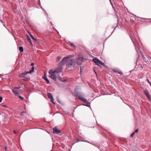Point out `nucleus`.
<instances>
[{"instance_id": "nucleus-1", "label": "nucleus", "mask_w": 151, "mask_h": 151, "mask_svg": "<svg viewBox=\"0 0 151 151\" xmlns=\"http://www.w3.org/2000/svg\"><path fill=\"white\" fill-rule=\"evenodd\" d=\"M73 56V55H69L64 57L60 62L59 64L64 65L66 63V65L67 68H74L76 64V62L74 59L70 58Z\"/></svg>"}, {"instance_id": "nucleus-2", "label": "nucleus", "mask_w": 151, "mask_h": 151, "mask_svg": "<svg viewBox=\"0 0 151 151\" xmlns=\"http://www.w3.org/2000/svg\"><path fill=\"white\" fill-rule=\"evenodd\" d=\"M93 61L95 63L99 66H100V65L103 66H104V63L102 62L101 60H99L97 58H95L93 59Z\"/></svg>"}, {"instance_id": "nucleus-3", "label": "nucleus", "mask_w": 151, "mask_h": 151, "mask_svg": "<svg viewBox=\"0 0 151 151\" xmlns=\"http://www.w3.org/2000/svg\"><path fill=\"white\" fill-rule=\"evenodd\" d=\"M28 72H25L21 73L19 76L20 78H23V79L25 80L28 81L29 79V77H26L25 76L26 75L28 74Z\"/></svg>"}, {"instance_id": "nucleus-4", "label": "nucleus", "mask_w": 151, "mask_h": 151, "mask_svg": "<svg viewBox=\"0 0 151 151\" xmlns=\"http://www.w3.org/2000/svg\"><path fill=\"white\" fill-rule=\"evenodd\" d=\"M83 57L81 56H79L76 60L77 63L78 65H80L82 63L83 60Z\"/></svg>"}, {"instance_id": "nucleus-5", "label": "nucleus", "mask_w": 151, "mask_h": 151, "mask_svg": "<svg viewBox=\"0 0 151 151\" xmlns=\"http://www.w3.org/2000/svg\"><path fill=\"white\" fill-rule=\"evenodd\" d=\"M59 65L60 66L55 70V72L56 73H61L63 70V67L62 66V65H60V64Z\"/></svg>"}, {"instance_id": "nucleus-6", "label": "nucleus", "mask_w": 151, "mask_h": 151, "mask_svg": "<svg viewBox=\"0 0 151 151\" xmlns=\"http://www.w3.org/2000/svg\"><path fill=\"white\" fill-rule=\"evenodd\" d=\"M53 134H58L61 132V131L59 129L57 126L54 127L53 129Z\"/></svg>"}, {"instance_id": "nucleus-7", "label": "nucleus", "mask_w": 151, "mask_h": 151, "mask_svg": "<svg viewBox=\"0 0 151 151\" xmlns=\"http://www.w3.org/2000/svg\"><path fill=\"white\" fill-rule=\"evenodd\" d=\"M75 93L76 97H78V98L79 99L80 98H82L83 97H84L85 96L83 93L82 92H76Z\"/></svg>"}, {"instance_id": "nucleus-8", "label": "nucleus", "mask_w": 151, "mask_h": 151, "mask_svg": "<svg viewBox=\"0 0 151 151\" xmlns=\"http://www.w3.org/2000/svg\"><path fill=\"white\" fill-rule=\"evenodd\" d=\"M143 93L147 97L148 100L150 101L151 100V96L148 93V90H146L144 91H143Z\"/></svg>"}, {"instance_id": "nucleus-9", "label": "nucleus", "mask_w": 151, "mask_h": 151, "mask_svg": "<svg viewBox=\"0 0 151 151\" xmlns=\"http://www.w3.org/2000/svg\"><path fill=\"white\" fill-rule=\"evenodd\" d=\"M17 88H18L17 87L14 88L12 89V91L17 96H18L19 95V94Z\"/></svg>"}, {"instance_id": "nucleus-10", "label": "nucleus", "mask_w": 151, "mask_h": 151, "mask_svg": "<svg viewBox=\"0 0 151 151\" xmlns=\"http://www.w3.org/2000/svg\"><path fill=\"white\" fill-rule=\"evenodd\" d=\"M49 77L54 81H55L57 80V76L55 74L49 75Z\"/></svg>"}, {"instance_id": "nucleus-11", "label": "nucleus", "mask_w": 151, "mask_h": 151, "mask_svg": "<svg viewBox=\"0 0 151 151\" xmlns=\"http://www.w3.org/2000/svg\"><path fill=\"white\" fill-rule=\"evenodd\" d=\"M42 78L46 81L47 83L49 84L50 83V82L47 78L46 75L45 73H44V76L42 77Z\"/></svg>"}, {"instance_id": "nucleus-12", "label": "nucleus", "mask_w": 151, "mask_h": 151, "mask_svg": "<svg viewBox=\"0 0 151 151\" xmlns=\"http://www.w3.org/2000/svg\"><path fill=\"white\" fill-rule=\"evenodd\" d=\"M80 100H81V101H83V102H84L86 104H87L88 103H89L88 101L86 99L84 98V97H83L82 98H80Z\"/></svg>"}, {"instance_id": "nucleus-13", "label": "nucleus", "mask_w": 151, "mask_h": 151, "mask_svg": "<svg viewBox=\"0 0 151 151\" xmlns=\"http://www.w3.org/2000/svg\"><path fill=\"white\" fill-rule=\"evenodd\" d=\"M47 95L48 98L50 99L53 98L52 95L50 93H48Z\"/></svg>"}, {"instance_id": "nucleus-14", "label": "nucleus", "mask_w": 151, "mask_h": 151, "mask_svg": "<svg viewBox=\"0 0 151 151\" xmlns=\"http://www.w3.org/2000/svg\"><path fill=\"white\" fill-rule=\"evenodd\" d=\"M21 115L26 117L27 116V114L25 112L23 111L22 112H21Z\"/></svg>"}, {"instance_id": "nucleus-15", "label": "nucleus", "mask_w": 151, "mask_h": 151, "mask_svg": "<svg viewBox=\"0 0 151 151\" xmlns=\"http://www.w3.org/2000/svg\"><path fill=\"white\" fill-rule=\"evenodd\" d=\"M55 73L56 72H55V70L53 71V70L52 69H51L50 70L49 72V73L50 74V75L54 74V73Z\"/></svg>"}, {"instance_id": "nucleus-16", "label": "nucleus", "mask_w": 151, "mask_h": 151, "mask_svg": "<svg viewBox=\"0 0 151 151\" xmlns=\"http://www.w3.org/2000/svg\"><path fill=\"white\" fill-rule=\"evenodd\" d=\"M27 40L29 42L30 44L32 45L33 44H32V43L31 41V40L30 38L29 37V36L28 35H27Z\"/></svg>"}, {"instance_id": "nucleus-17", "label": "nucleus", "mask_w": 151, "mask_h": 151, "mask_svg": "<svg viewBox=\"0 0 151 151\" xmlns=\"http://www.w3.org/2000/svg\"><path fill=\"white\" fill-rule=\"evenodd\" d=\"M57 78H58V79L60 80V81H61L62 82H64L65 81V80L62 79V78L60 76H59Z\"/></svg>"}, {"instance_id": "nucleus-18", "label": "nucleus", "mask_w": 151, "mask_h": 151, "mask_svg": "<svg viewBox=\"0 0 151 151\" xmlns=\"http://www.w3.org/2000/svg\"><path fill=\"white\" fill-rule=\"evenodd\" d=\"M77 142H78L81 141V142H88V143L89 142L87 140H80L78 139H77Z\"/></svg>"}, {"instance_id": "nucleus-19", "label": "nucleus", "mask_w": 151, "mask_h": 151, "mask_svg": "<svg viewBox=\"0 0 151 151\" xmlns=\"http://www.w3.org/2000/svg\"><path fill=\"white\" fill-rule=\"evenodd\" d=\"M19 51L21 52H23V48L22 47H19Z\"/></svg>"}, {"instance_id": "nucleus-20", "label": "nucleus", "mask_w": 151, "mask_h": 151, "mask_svg": "<svg viewBox=\"0 0 151 151\" xmlns=\"http://www.w3.org/2000/svg\"><path fill=\"white\" fill-rule=\"evenodd\" d=\"M61 58V57L60 56H58L56 58V60L57 61H59Z\"/></svg>"}, {"instance_id": "nucleus-21", "label": "nucleus", "mask_w": 151, "mask_h": 151, "mask_svg": "<svg viewBox=\"0 0 151 151\" xmlns=\"http://www.w3.org/2000/svg\"><path fill=\"white\" fill-rule=\"evenodd\" d=\"M69 43L70 44L71 46H72V47H73L75 48L76 46L73 43L71 42H70V41L69 42Z\"/></svg>"}, {"instance_id": "nucleus-22", "label": "nucleus", "mask_w": 151, "mask_h": 151, "mask_svg": "<svg viewBox=\"0 0 151 151\" xmlns=\"http://www.w3.org/2000/svg\"><path fill=\"white\" fill-rule=\"evenodd\" d=\"M30 36L31 37V38L33 40H34L35 41H36L37 40V39H36L32 35L30 34Z\"/></svg>"}, {"instance_id": "nucleus-23", "label": "nucleus", "mask_w": 151, "mask_h": 151, "mask_svg": "<svg viewBox=\"0 0 151 151\" xmlns=\"http://www.w3.org/2000/svg\"><path fill=\"white\" fill-rule=\"evenodd\" d=\"M50 101L52 104H55V103L54 102V99L53 98L52 99H50Z\"/></svg>"}, {"instance_id": "nucleus-24", "label": "nucleus", "mask_w": 151, "mask_h": 151, "mask_svg": "<svg viewBox=\"0 0 151 151\" xmlns=\"http://www.w3.org/2000/svg\"><path fill=\"white\" fill-rule=\"evenodd\" d=\"M33 71H34V70H33L31 69L29 70V72H28V73H32L33 72Z\"/></svg>"}, {"instance_id": "nucleus-25", "label": "nucleus", "mask_w": 151, "mask_h": 151, "mask_svg": "<svg viewBox=\"0 0 151 151\" xmlns=\"http://www.w3.org/2000/svg\"><path fill=\"white\" fill-rule=\"evenodd\" d=\"M18 96L19 97V99H21V100H24V98L21 96H20L19 95Z\"/></svg>"}, {"instance_id": "nucleus-26", "label": "nucleus", "mask_w": 151, "mask_h": 151, "mask_svg": "<svg viewBox=\"0 0 151 151\" xmlns=\"http://www.w3.org/2000/svg\"><path fill=\"white\" fill-rule=\"evenodd\" d=\"M146 81H147L149 84L151 83L149 81V80L148 78H147L146 79Z\"/></svg>"}, {"instance_id": "nucleus-27", "label": "nucleus", "mask_w": 151, "mask_h": 151, "mask_svg": "<svg viewBox=\"0 0 151 151\" xmlns=\"http://www.w3.org/2000/svg\"><path fill=\"white\" fill-rule=\"evenodd\" d=\"M117 73L119 74H120L121 75H122V76H123V73L121 72L117 71Z\"/></svg>"}, {"instance_id": "nucleus-28", "label": "nucleus", "mask_w": 151, "mask_h": 151, "mask_svg": "<svg viewBox=\"0 0 151 151\" xmlns=\"http://www.w3.org/2000/svg\"><path fill=\"white\" fill-rule=\"evenodd\" d=\"M2 107H5V108H8V107L6 105H2Z\"/></svg>"}, {"instance_id": "nucleus-29", "label": "nucleus", "mask_w": 151, "mask_h": 151, "mask_svg": "<svg viewBox=\"0 0 151 151\" xmlns=\"http://www.w3.org/2000/svg\"><path fill=\"white\" fill-rule=\"evenodd\" d=\"M2 100V97L0 96V102H1Z\"/></svg>"}, {"instance_id": "nucleus-30", "label": "nucleus", "mask_w": 151, "mask_h": 151, "mask_svg": "<svg viewBox=\"0 0 151 151\" xmlns=\"http://www.w3.org/2000/svg\"><path fill=\"white\" fill-rule=\"evenodd\" d=\"M135 133L134 132H133V133L131 134V137H132L134 136V134H135Z\"/></svg>"}, {"instance_id": "nucleus-31", "label": "nucleus", "mask_w": 151, "mask_h": 151, "mask_svg": "<svg viewBox=\"0 0 151 151\" xmlns=\"http://www.w3.org/2000/svg\"><path fill=\"white\" fill-rule=\"evenodd\" d=\"M138 129H137L135 130V131L134 132L135 133H137L138 132Z\"/></svg>"}, {"instance_id": "nucleus-32", "label": "nucleus", "mask_w": 151, "mask_h": 151, "mask_svg": "<svg viewBox=\"0 0 151 151\" xmlns=\"http://www.w3.org/2000/svg\"><path fill=\"white\" fill-rule=\"evenodd\" d=\"M13 132H14V133L15 134H16L17 133V132L15 130H14Z\"/></svg>"}, {"instance_id": "nucleus-33", "label": "nucleus", "mask_w": 151, "mask_h": 151, "mask_svg": "<svg viewBox=\"0 0 151 151\" xmlns=\"http://www.w3.org/2000/svg\"><path fill=\"white\" fill-rule=\"evenodd\" d=\"M143 59L144 60H145V59H146L145 57L144 56V55H143Z\"/></svg>"}, {"instance_id": "nucleus-34", "label": "nucleus", "mask_w": 151, "mask_h": 151, "mask_svg": "<svg viewBox=\"0 0 151 151\" xmlns=\"http://www.w3.org/2000/svg\"><path fill=\"white\" fill-rule=\"evenodd\" d=\"M5 151H6V150H7V147L6 146H5Z\"/></svg>"}, {"instance_id": "nucleus-35", "label": "nucleus", "mask_w": 151, "mask_h": 151, "mask_svg": "<svg viewBox=\"0 0 151 151\" xmlns=\"http://www.w3.org/2000/svg\"><path fill=\"white\" fill-rule=\"evenodd\" d=\"M34 65V64L33 63H32L31 64V65L32 66H33Z\"/></svg>"}, {"instance_id": "nucleus-36", "label": "nucleus", "mask_w": 151, "mask_h": 151, "mask_svg": "<svg viewBox=\"0 0 151 151\" xmlns=\"http://www.w3.org/2000/svg\"><path fill=\"white\" fill-rule=\"evenodd\" d=\"M32 69L33 70H34V67H32Z\"/></svg>"}, {"instance_id": "nucleus-37", "label": "nucleus", "mask_w": 151, "mask_h": 151, "mask_svg": "<svg viewBox=\"0 0 151 151\" xmlns=\"http://www.w3.org/2000/svg\"><path fill=\"white\" fill-rule=\"evenodd\" d=\"M113 71H114V72L117 73V71L115 70H114Z\"/></svg>"}, {"instance_id": "nucleus-38", "label": "nucleus", "mask_w": 151, "mask_h": 151, "mask_svg": "<svg viewBox=\"0 0 151 151\" xmlns=\"http://www.w3.org/2000/svg\"><path fill=\"white\" fill-rule=\"evenodd\" d=\"M82 72V70H81V68L80 72V73H81V72Z\"/></svg>"}, {"instance_id": "nucleus-39", "label": "nucleus", "mask_w": 151, "mask_h": 151, "mask_svg": "<svg viewBox=\"0 0 151 151\" xmlns=\"http://www.w3.org/2000/svg\"><path fill=\"white\" fill-rule=\"evenodd\" d=\"M17 88H17V89L20 88H21V87H17Z\"/></svg>"}, {"instance_id": "nucleus-40", "label": "nucleus", "mask_w": 151, "mask_h": 151, "mask_svg": "<svg viewBox=\"0 0 151 151\" xmlns=\"http://www.w3.org/2000/svg\"><path fill=\"white\" fill-rule=\"evenodd\" d=\"M84 105H85V106H88L87 104Z\"/></svg>"}, {"instance_id": "nucleus-41", "label": "nucleus", "mask_w": 151, "mask_h": 151, "mask_svg": "<svg viewBox=\"0 0 151 151\" xmlns=\"http://www.w3.org/2000/svg\"><path fill=\"white\" fill-rule=\"evenodd\" d=\"M150 86H151V83H150Z\"/></svg>"}, {"instance_id": "nucleus-42", "label": "nucleus", "mask_w": 151, "mask_h": 151, "mask_svg": "<svg viewBox=\"0 0 151 151\" xmlns=\"http://www.w3.org/2000/svg\"><path fill=\"white\" fill-rule=\"evenodd\" d=\"M136 50H137V51H137V48H136Z\"/></svg>"}, {"instance_id": "nucleus-43", "label": "nucleus", "mask_w": 151, "mask_h": 151, "mask_svg": "<svg viewBox=\"0 0 151 151\" xmlns=\"http://www.w3.org/2000/svg\"><path fill=\"white\" fill-rule=\"evenodd\" d=\"M0 21L2 22V20H0Z\"/></svg>"}, {"instance_id": "nucleus-44", "label": "nucleus", "mask_w": 151, "mask_h": 151, "mask_svg": "<svg viewBox=\"0 0 151 151\" xmlns=\"http://www.w3.org/2000/svg\"><path fill=\"white\" fill-rule=\"evenodd\" d=\"M133 43H134V44H135V43L133 42Z\"/></svg>"}, {"instance_id": "nucleus-45", "label": "nucleus", "mask_w": 151, "mask_h": 151, "mask_svg": "<svg viewBox=\"0 0 151 151\" xmlns=\"http://www.w3.org/2000/svg\"><path fill=\"white\" fill-rule=\"evenodd\" d=\"M96 74V73L95 72Z\"/></svg>"}]
</instances>
